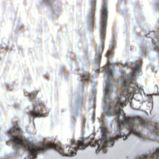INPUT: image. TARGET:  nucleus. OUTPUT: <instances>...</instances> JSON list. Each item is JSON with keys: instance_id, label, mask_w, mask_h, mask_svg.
Listing matches in <instances>:
<instances>
[{"instance_id": "f257e3e1", "label": "nucleus", "mask_w": 159, "mask_h": 159, "mask_svg": "<svg viewBox=\"0 0 159 159\" xmlns=\"http://www.w3.org/2000/svg\"><path fill=\"white\" fill-rule=\"evenodd\" d=\"M107 130L105 128L102 127V138L98 140H95L93 143L92 144L91 143H84V140L82 139L81 140L75 142L74 140H72L71 147L68 150L69 153L65 154L63 149L57 146L54 143L48 142L46 144L44 142H42V152L49 148H53L61 154L63 156H72L75 155L76 153L74 151H77L79 149H84L90 145L92 147H95L96 145H98V148L96 150V153H98L99 150H105L106 147L108 144L112 146L114 144V141L117 140L119 138H123L124 140L127 139L128 136H129L130 133L127 134V136H124L122 135L119 132V134L115 137H110L107 139Z\"/></svg>"}, {"instance_id": "f03ea898", "label": "nucleus", "mask_w": 159, "mask_h": 159, "mask_svg": "<svg viewBox=\"0 0 159 159\" xmlns=\"http://www.w3.org/2000/svg\"><path fill=\"white\" fill-rule=\"evenodd\" d=\"M130 84H134L135 85L138 87V84L136 82L135 79L132 77L126 79L124 81L123 86L126 88L121 93V96H123L125 98L124 100H122L121 96L118 95L117 96L113 101L108 103L106 101L104 102V109L107 108L108 109H122L126 105L127 98L125 97L126 95L129 94V93L127 88L129 87Z\"/></svg>"}, {"instance_id": "7ed1b4c3", "label": "nucleus", "mask_w": 159, "mask_h": 159, "mask_svg": "<svg viewBox=\"0 0 159 159\" xmlns=\"http://www.w3.org/2000/svg\"><path fill=\"white\" fill-rule=\"evenodd\" d=\"M106 1H104L102 9L100 22V33L102 43L99 46V50H103L104 48V41L106 37V26L108 17Z\"/></svg>"}, {"instance_id": "20e7f679", "label": "nucleus", "mask_w": 159, "mask_h": 159, "mask_svg": "<svg viewBox=\"0 0 159 159\" xmlns=\"http://www.w3.org/2000/svg\"><path fill=\"white\" fill-rule=\"evenodd\" d=\"M159 124L156 121L151 123L150 121V134L151 132L159 136V129L157 127ZM159 159V147L155 150L150 152V159Z\"/></svg>"}, {"instance_id": "39448f33", "label": "nucleus", "mask_w": 159, "mask_h": 159, "mask_svg": "<svg viewBox=\"0 0 159 159\" xmlns=\"http://www.w3.org/2000/svg\"><path fill=\"white\" fill-rule=\"evenodd\" d=\"M124 120H121L120 119L118 120V122L119 124V131L121 130V127L122 125H126L128 127L130 133L135 134V130L134 129V125L135 118L134 117H130L126 116L124 113Z\"/></svg>"}, {"instance_id": "423d86ee", "label": "nucleus", "mask_w": 159, "mask_h": 159, "mask_svg": "<svg viewBox=\"0 0 159 159\" xmlns=\"http://www.w3.org/2000/svg\"><path fill=\"white\" fill-rule=\"evenodd\" d=\"M106 72L107 75V77L106 80V85L105 89V92L106 95H108L110 91V88L111 86L110 82L112 77V72L111 70L108 68Z\"/></svg>"}, {"instance_id": "0eeeda50", "label": "nucleus", "mask_w": 159, "mask_h": 159, "mask_svg": "<svg viewBox=\"0 0 159 159\" xmlns=\"http://www.w3.org/2000/svg\"><path fill=\"white\" fill-rule=\"evenodd\" d=\"M96 0H92L91 1V8L89 13V20L92 24L94 23V14L95 10Z\"/></svg>"}, {"instance_id": "6e6552de", "label": "nucleus", "mask_w": 159, "mask_h": 159, "mask_svg": "<svg viewBox=\"0 0 159 159\" xmlns=\"http://www.w3.org/2000/svg\"><path fill=\"white\" fill-rule=\"evenodd\" d=\"M29 114L33 117H45L47 116V114H43L39 111H35V110H32L30 111Z\"/></svg>"}, {"instance_id": "1a4fd4ad", "label": "nucleus", "mask_w": 159, "mask_h": 159, "mask_svg": "<svg viewBox=\"0 0 159 159\" xmlns=\"http://www.w3.org/2000/svg\"><path fill=\"white\" fill-rule=\"evenodd\" d=\"M81 77L82 81L84 82H88L90 80V75L89 74H86L84 75H80Z\"/></svg>"}, {"instance_id": "9d476101", "label": "nucleus", "mask_w": 159, "mask_h": 159, "mask_svg": "<svg viewBox=\"0 0 159 159\" xmlns=\"http://www.w3.org/2000/svg\"><path fill=\"white\" fill-rule=\"evenodd\" d=\"M102 52L100 50L98 52V53H97V56L95 58V62L98 64H99L101 57Z\"/></svg>"}, {"instance_id": "9b49d317", "label": "nucleus", "mask_w": 159, "mask_h": 159, "mask_svg": "<svg viewBox=\"0 0 159 159\" xmlns=\"http://www.w3.org/2000/svg\"><path fill=\"white\" fill-rule=\"evenodd\" d=\"M157 39L158 42L157 43L154 42L153 43V46L155 50H159V36L158 37Z\"/></svg>"}, {"instance_id": "f8f14e48", "label": "nucleus", "mask_w": 159, "mask_h": 159, "mask_svg": "<svg viewBox=\"0 0 159 159\" xmlns=\"http://www.w3.org/2000/svg\"><path fill=\"white\" fill-rule=\"evenodd\" d=\"M113 54V48L109 50L106 55V57L108 58L110 56H112Z\"/></svg>"}, {"instance_id": "ddd939ff", "label": "nucleus", "mask_w": 159, "mask_h": 159, "mask_svg": "<svg viewBox=\"0 0 159 159\" xmlns=\"http://www.w3.org/2000/svg\"><path fill=\"white\" fill-rule=\"evenodd\" d=\"M139 122L140 124L144 126H145L146 125H148V122L145 121L142 119H140L139 120Z\"/></svg>"}, {"instance_id": "4468645a", "label": "nucleus", "mask_w": 159, "mask_h": 159, "mask_svg": "<svg viewBox=\"0 0 159 159\" xmlns=\"http://www.w3.org/2000/svg\"><path fill=\"white\" fill-rule=\"evenodd\" d=\"M38 93V91H36L34 92L29 93L28 94V96L31 98H34L36 97Z\"/></svg>"}, {"instance_id": "2eb2a0df", "label": "nucleus", "mask_w": 159, "mask_h": 159, "mask_svg": "<svg viewBox=\"0 0 159 159\" xmlns=\"http://www.w3.org/2000/svg\"><path fill=\"white\" fill-rule=\"evenodd\" d=\"M141 66L140 64H137L135 66L132 68V70L134 72L137 71L139 70V67Z\"/></svg>"}, {"instance_id": "dca6fc26", "label": "nucleus", "mask_w": 159, "mask_h": 159, "mask_svg": "<svg viewBox=\"0 0 159 159\" xmlns=\"http://www.w3.org/2000/svg\"><path fill=\"white\" fill-rule=\"evenodd\" d=\"M110 111V112H111L110 111L112 110H109ZM115 111V114L118 117H119V116L120 115L121 112L123 110H114Z\"/></svg>"}, {"instance_id": "f3484780", "label": "nucleus", "mask_w": 159, "mask_h": 159, "mask_svg": "<svg viewBox=\"0 0 159 159\" xmlns=\"http://www.w3.org/2000/svg\"><path fill=\"white\" fill-rule=\"evenodd\" d=\"M152 69L155 73H156L157 72V70L156 67H152Z\"/></svg>"}, {"instance_id": "a211bd4d", "label": "nucleus", "mask_w": 159, "mask_h": 159, "mask_svg": "<svg viewBox=\"0 0 159 159\" xmlns=\"http://www.w3.org/2000/svg\"><path fill=\"white\" fill-rule=\"evenodd\" d=\"M46 2H52L55 0H45Z\"/></svg>"}, {"instance_id": "6ab92c4d", "label": "nucleus", "mask_w": 159, "mask_h": 159, "mask_svg": "<svg viewBox=\"0 0 159 159\" xmlns=\"http://www.w3.org/2000/svg\"><path fill=\"white\" fill-rule=\"evenodd\" d=\"M95 113L94 111H93V114L92 116V119L94 121L95 119Z\"/></svg>"}, {"instance_id": "aec40b11", "label": "nucleus", "mask_w": 159, "mask_h": 159, "mask_svg": "<svg viewBox=\"0 0 159 159\" xmlns=\"http://www.w3.org/2000/svg\"><path fill=\"white\" fill-rule=\"evenodd\" d=\"M137 135H138V136H139L140 137H141L142 134L140 133H137Z\"/></svg>"}, {"instance_id": "412c9836", "label": "nucleus", "mask_w": 159, "mask_h": 159, "mask_svg": "<svg viewBox=\"0 0 159 159\" xmlns=\"http://www.w3.org/2000/svg\"><path fill=\"white\" fill-rule=\"evenodd\" d=\"M153 95H156V96H157V95H159V93H154L153 94Z\"/></svg>"}, {"instance_id": "4be33fe9", "label": "nucleus", "mask_w": 159, "mask_h": 159, "mask_svg": "<svg viewBox=\"0 0 159 159\" xmlns=\"http://www.w3.org/2000/svg\"><path fill=\"white\" fill-rule=\"evenodd\" d=\"M149 95H150V103L151 102L150 100H151L152 97H151V95L150 94H149Z\"/></svg>"}, {"instance_id": "5701e85b", "label": "nucleus", "mask_w": 159, "mask_h": 159, "mask_svg": "<svg viewBox=\"0 0 159 159\" xmlns=\"http://www.w3.org/2000/svg\"><path fill=\"white\" fill-rule=\"evenodd\" d=\"M157 87H158V86H157V85H155V86H154V89H156V88H157Z\"/></svg>"}, {"instance_id": "b1692460", "label": "nucleus", "mask_w": 159, "mask_h": 159, "mask_svg": "<svg viewBox=\"0 0 159 159\" xmlns=\"http://www.w3.org/2000/svg\"><path fill=\"white\" fill-rule=\"evenodd\" d=\"M94 109H95V102H94V107L93 108Z\"/></svg>"}, {"instance_id": "393cba45", "label": "nucleus", "mask_w": 159, "mask_h": 159, "mask_svg": "<svg viewBox=\"0 0 159 159\" xmlns=\"http://www.w3.org/2000/svg\"><path fill=\"white\" fill-rule=\"evenodd\" d=\"M35 107H34V108L33 109L35 110Z\"/></svg>"}, {"instance_id": "a878e982", "label": "nucleus", "mask_w": 159, "mask_h": 159, "mask_svg": "<svg viewBox=\"0 0 159 159\" xmlns=\"http://www.w3.org/2000/svg\"><path fill=\"white\" fill-rule=\"evenodd\" d=\"M94 139H93V141Z\"/></svg>"}, {"instance_id": "bb28decb", "label": "nucleus", "mask_w": 159, "mask_h": 159, "mask_svg": "<svg viewBox=\"0 0 159 159\" xmlns=\"http://www.w3.org/2000/svg\"><path fill=\"white\" fill-rule=\"evenodd\" d=\"M151 111H150V113H151Z\"/></svg>"}]
</instances>
